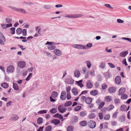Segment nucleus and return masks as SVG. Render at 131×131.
<instances>
[{"instance_id":"2","label":"nucleus","mask_w":131,"mask_h":131,"mask_svg":"<svg viewBox=\"0 0 131 131\" xmlns=\"http://www.w3.org/2000/svg\"><path fill=\"white\" fill-rule=\"evenodd\" d=\"M83 15L81 14H73L72 15H68L65 16V17L69 18H75L82 17Z\"/></svg>"},{"instance_id":"26","label":"nucleus","mask_w":131,"mask_h":131,"mask_svg":"<svg viewBox=\"0 0 131 131\" xmlns=\"http://www.w3.org/2000/svg\"><path fill=\"white\" fill-rule=\"evenodd\" d=\"M80 125L82 126H86L87 123L85 121H83L81 122L79 124Z\"/></svg>"},{"instance_id":"42","label":"nucleus","mask_w":131,"mask_h":131,"mask_svg":"<svg viewBox=\"0 0 131 131\" xmlns=\"http://www.w3.org/2000/svg\"><path fill=\"white\" fill-rule=\"evenodd\" d=\"M105 66V63L104 62H102L99 66V67L103 69Z\"/></svg>"},{"instance_id":"35","label":"nucleus","mask_w":131,"mask_h":131,"mask_svg":"<svg viewBox=\"0 0 131 131\" xmlns=\"http://www.w3.org/2000/svg\"><path fill=\"white\" fill-rule=\"evenodd\" d=\"M81 108V106H76L74 108V110L76 111H78Z\"/></svg>"},{"instance_id":"5","label":"nucleus","mask_w":131,"mask_h":131,"mask_svg":"<svg viewBox=\"0 0 131 131\" xmlns=\"http://www.w3.org/2000/svg\"><path fill=\"white\" fill-rule=\"evenodd\" d=\"M26 64L24 61H20L18 62L17 63V66L19 67L23 68L25 67Z\"/></svg>"},{"instance_id":"56","label":"nucleus","mask_w":131,"mask_h":131,"mask_svg":"<svg viewBox=\"0 0 131 131\" xmlns=\"http://www.w3.org/2000/svg\"><path fill=\"white\" fill-rule=\"evenodd\" d=\"M108 64L109 65V66L111 68H114L115 66L112 63H108Z\"/></svg>"},{"instance_id":"31","label":"nucleus","mask_w":131,"mask_h":131,"mask_svg":"<svg viewBox=\"0 0 131 131\" xmlns=\"http://www.w3.org/2000/svg\"><path fill=\"white\" fill-rule=\"evenodd\" d=\"M126 106L125 105H122L120 107L121 110L123 111H126Z\"/></svg>"},{"instance_id":"21","label":"nucleus","mask_w":131,"mask_h":131,"mask_svg":"<svg viewBox=\"0 0 131 131\" xmlns=\"http://www.w3.org/2000/svg\"><path fill=\"white\" fill-rule=\"evenodd\" d=\"M92 101V99L90 97H87L85 99V103L87 104H90L91 103Z\"/></svg>"},{"instance_id":"14","label":"nucleus","mask_w":131,"mask_h":131,"mask_svg":"<svg viewBox=\"0 0 131 131\" xmlns=\"http://www.w3.org/2000/svg\"><path fill=\"white\" fill-rule=\"evenodd\" d=\"M86 86L88 89L92 88L93 86V84L90 80L88 81L86 83Z\"/></svg>"},{"instance_id":"64","label":"nucleus","mask_w":131,"mask_h":131,"mask_svg":"<svg viewBox=\"0 0 131 131\" xmlns=\"http://www.w3.org/2000/svg\"><path fill=\"white\" fill-rule=\"evenodd\" d=\"M45 117L46 119H49L50 117V114H47L45 115Z\"/></svg>"},{"instance_id":"63","label":"nucleus","mask_w":131,"mask_h":131,"mask_svg":"<svg viewBox=\"0 0 131 131\" xmlns=\"http://www.w3.org/2000/svg\"><path fill=\"white\" fill-rule=\"evenodd\" d=\"M78 118L76 116H74L73 117V120L74 122H76L77 121Z\"/></svg>"},{"instance_id":"18","label":"nucleus","mask_w":131,"mask_h":131,"mask_svg":"<svg viewBox=\"0 0 131 131\" xmlns=\"http://www.w3.org/2000/svg\"><path fill=\"white\" fill-rule=\"evenodd\" d=\"M72 92L75 96L78 94V90L76 88H73L72 90Z\"/></svg>"},{"instance_id":"12","label":"nucleus","mask_w":131,"mask_h":131,"mask_svg":"<svg viewBox=\"0 0 131 131\" xmlns=\"http://www.w3.org/2000/svg\"><path fill=\"white\" fill-rule=\"evenodd\" d=\"M19 118L18 116L16 115H12L11 117L10 118V120L11 121H16Z\"/></svg>"},{"instance_id":"62","label":"nucleus","mask_w":131,"mask_h":131,"mask_svg":"<svg viewBox=\"0 0 131 131\" xmlns=\"http://www.w3.org/2000/svg\"><path fill=\"white\" fill-rule=\"evenodd\" d=\"M117 22L119 23H124L123 20H122L120 19H117Z\"/></svg>"},{"instance_id":"52","label":"nucleus","mask_w":131,"mask_h":131,"mask_svg":"<svg viewBox=\"0 0 131 131\" xmlns=\"http://www.w3.org/2000/svg\"><path fill=\"white\" fill-rule=\"evenodd\" d=\"M1 25L2 28L4 29H5L8 27V24H7L6 25L5 24H2Z\"/></svg>"},{"instance_id":"51","label":"nucleus","mask_w":131,"mask_h":131,"mask_svg":"<svg viewBox=\"0 0 131 131\" xmlns=\"http://www.w3.org/2000/svg\"><path fill=\"white\" fill-rule=\"evenodd\" d=\"M32 74H29V75L27 77L26 79L25 80L26 81H29L30 79V78L32 76Z\"/></svg>"},{"instance_id":"45","label":"nucleus","mask_w":131,"mask_h":131,"mask_svg":"<svg viewBox=\"0 0 131 131\" xmlns=\"http://www.w3.org/2000/svg\"><path fill=\"white\" fill-rule=\"evenodd\" d=\"M110 117V115L109 114H106L104 116V119L105 120H107Z\"/></svg>"},{"instance_id":"58","label":"nucleus","mask_w":131,"mask_h":131,"mask_svg":"<svg viewBox=\"0 0 131 131\" xmlns=\"http://www.w3.org/2000/svg\"><path fill=\"white\" fill-rule=\"evenodd\" d=\"M67 98L68 100H70L71 98V96L70 93H67Z\"/></svg>"},{"instance_id":"46","label":"nucleus","mask_w":131,"mask_h":131,"mask_svg":"<svg viewBox=\"0 0 131 131\" xmlns=\"http://www.w3.org/2000/svg\"><path fill=\"white\" fill-rule=\"evenodd\" d=\"M127 98V96L126 94H123L121 96V99L123 100L126 99Z\"/></svg>"},{"instance_id":"50","label":"nucleus","mask_w":131,"mask_h":131,"mask_svg":"<svg viewBox=\"0 0 131 131\" xmlns=\"http://www.w3.org/2000/svg\"><path fill=\"white\" fill-rule=\"evenodd\" d=\"M22 32L23 36H26L27 35V30L26 29H24L22 30Z\"/></svg>"},{"instance_id":"60","label":"nucleus","mask_w":131,"mask_h":131,"mask_svg":"<svg viewBox=\"0 0 131 131\" xmlns=\"http://www.w3.org/2000/svg\"><path fill=\"white\" fill-rule=\"evenodd\" d=\"M43 7L46 9H48L51 8V7L49 5H45L43 6Z\"/></svg>"},{"instance_id":"10","label":"nucleus","mask_w":131,"mask_h":131,"mask_svg":"<svg viewBox=\"0 0 131 131\" xmlns=\"http://www.w3.org/2000/svg\"><path fill=\"white\" fill-rule=\"evenodd\" d=\"M58 109L59 112L61 113H63L66 110V108L62 107L61 105L59 106L58 107Z\"/></svg>"},{"instance_id":"27","label":"nucleus","mask_w":131,"mask_h":131,"mask_svg":"<svg viewBox=\"0 0 131 131\" xmlns=\"http://www.w3.org/2000/svg\"><path fill=\"white\" fill-rule=\"evenodd\" d=\"M58 95V93L56 92L53 91L51 94L53 98H56L57 97Z\"/></svg>"},{"instance_id":"57","label":"nucleus","mask_w":131,"mask_h":131,"mask_svg":"<svg viewBox=\"0 0 131 131\" xmlns=\"http://www.w3.org/2000/svg\"><path fill=\"white\" fill-rule=\"evenodd\" d=\"M83 45L81 44H78L77 45V49H82Z\"/></svg>"},{"instance_id":"43","label":"nucleus","mask_w":131,"mask_h":131,"mask_svg":"<svg viewBox=\"0 0 131 131\" xmlns=\"http://www.w3.org/2000/svg\"><path fill=\"white\" fill-rule=\"evenodd\" d=\"M72 104V102L70 101H69L64 104V106L65 107H67L70 105Z\"/></svg>"},{"instance_id":"19","label":"nucleus","mask_w":131,"mask_h":131,"mask_svg":"<svg viewBox=\"0 0 131 131\" xmlns=\"http://www.w3.org/2000/svg\"><path fill=\"white\" fill-rule=\"evenodd\" d=\"M15 70L14 66L11 65L9 66V73H12Z\"/></svg>"},{"instance_id":"16","label":"nucleus","mask_w":131,"mask_h":131,"mask_svg":"<svg viewBox=\"0 0 131 131\" xmlns=\"http://www.w3.org/2000/svg\"><path fill=\"white\" fill-rule=\"evenodd\" d=\"M108 91L110 93H114L116 91V88L114 87H110L108 89Z\"/></svg>"},{"instance_id":"13","label":"nucleus","mask_w":131,"mask_h":131,"mask_svg":"<svg viewBox=\"0 0 131 131\" xmlns=\"http://www.w3.org/2000/svg\"><path fill=\"white\" fill-rule=\"evenodd\" d=\"M51 122L52 123L54 124L55 125H57L60 123V121L59 119H54L51 121Z\"/></svg>"},{"instance_id":"20","label":"nucleus","mask_w":131,"mask_h":131,"mask_svg":"<svg viewBox=\"0 0 131 131\" xmlns=\"http://www.w3.org/2000/svg\"><path fill=\"white\" fill-rule=\"evenodd\" d=\"M125 91L124 88H121L118 91V95H122L125 93Z\"/></svg>"},{"instance_id":"25","label":"nucleus","mask_w":131,"mask_h":131,"mask_svg":"<svg viewBox=\"0 0 131 131\" xmlns=\"http://www.w3.org/2000/svg\"><path fill=\"white\" fill-rule=\"evenodd\" d=\"M13 87L15 90H18L19 89L18 85L16 83H13Z\"/></svg>"},{"instance_id":"8","label":"nucleus","mask_w":131,"mask_h":131,"mask_svg":"<svg viewBox=\"0 0 131 131\" xmlns=\"http://www.w3.org/2000/svg\"><path fill=\"white\" fill-rule=\"evenodd\" d=\"M54 54L57 56H60L62 55V52L61 50L57 49H56L53 51Z\"/></svg>"},{"instance_id":"6","label":"nucleus","mask_w":131,"mask_h":131,"mask_svg":"<svg viewBox=\"0 0 131 131\" xmlns=\"http://www.w3.org/2000/svg\"><path fill=\"white\" fill-rule=\"evenodd\" d=\"M0 45H4V43L3 42L5 41V39L3 34L1 32H0Z\"/></svg>"},{"instance_id":"38","label":"nucleus","mask_w":131,"mask_h":131,"mask_svg":"<svg viewBox=\"0 0 131 131\" xmlns=\"http://www.w3.org/2000/svg\"><path fill=\"white\" fill-rule=\"evenodd\" d=\"M15 28L12 27L10 29V32L12 34H14L15 33Z\"/></svg>"},{"instance_id":"34","label":"nucleus","mask_w":131,"mask_h":131,"mask_svg":"<svg viewBox=\"0 0 131 131\" xmlns=\"http://www.w3.org/2000/svg\"><path fill=\"white\" fill-rule=\"evenodd\" d=\"M85 62L86 63L87 66L88 68H90L91 67L92 64L91 62L90 61H86Z\"/></svg>"},{"instance_id":"53","label":"nucleus","mask_w":131,"mask_h":131,"mask_svg":"<svg viewBox=\"0 0 131 131\" xmlns=\"http://www.w3.org/2000/svg\"><path fill=\"white\" fill-rule=\"evenodd\" d=\"M123 39L125 40H127L129 42H131V39L128 38L122 37V38Z\"/></svg>"},{"instance_id":"55","label":"nucleus","mask_w":131,"mask_h":131,"mask_svg":"<svg viewBox=\"0 0 131 131\" xmlns=\"http://www.w3.org/2000/svg\"><path fill=\"white\" fill-rule=\"evenodd\" d=\"M104 5L106 7L109 8L111 9H112L113 8V7H112L109 4H105Z\"/></svg>"},{"instance_id":"49","label":"nucleus","mask_w":131,"mask_h":131,"mask_svg":"<svg viewBox=\"0 0 131 131\" xmlns=\"http://www.w3.org/2000/svg\"><path fill=\"white\" fill-rule=\"evenodd\" d=\"M87 70L88 69L87 68L85 67H84L82 68V70L81 71V72L82 73H84L87 72Z\"/></svg>"},{"instance_id":"61","label":"nucleus","mask_w":131,"mask_h":131,"mask_svg":"<svg viewBox=\"0 0 131 131\" xmlns=\"http://www.w3.org/2000/svg\"><path fill=\"white\" fill-rule=\"evenodd\" d=\"M71 90L70 87L69 86L66 88V90L67 91V93H70V91Z\"/></svg>"},{"instance_id":"59","label":"nucleus","mask_w":131,"mask_h":131,"mask_svg":"<svg viewBox=\"0 0 131 131\" xmlns=\"http://www.w3.org/2000/svg\"><path fill=\"white\" fill-rule=\"evenodd\" d=\"M122 63L124 64L125 66H127L128 65L127 64V63L126 61V59H124L122 61Z\"/></svg>"},{"instance_id":"22","label":"nucleus","mask_w":131,"mask_h":131,"mask_svg":"<svg viewBox=\"0 0 131 131\" xmlns=\"http://www.w3.org/2000/svg\"><path fill=\"white\" fill-rule=\"evenodd\" d=\"M82 80H81L79 81H75L76 83L78 84V85L81 88H82L83 87V85L82 83Z\"/></svg>"},{"instance_id":"28","label":"nucleus","mask_w":131,"mask_h":131,"mask_svg":"<svg viewBox=\"0 0 131 131\" xmlns=\"http://www.w3.org/2000/svg\"><path fill=\"white\" fill-rule=\"evenodd\" d=\"M57 109L56 108H53L50 109V112L51 114H54L57 112Z\"/></svg>"},{"instance_id":"37","label":"nucleus","mask_w":131,"mask_h":131,"mask_svg":"<svg viewBox=\"0 0 131 131\" xmlns=\"http://www.w3.org/2000/svg\"><path fill=\"white\" fill-rule=\"evenodd\" d=\"M1 86L4 88H6L8 87V84L6 83H4L1 84Z\"/></svg>"},{"instance_id":"11","label":"nucleus","mask_w":131,"mask_h":131,"mask_svg":"<svg viewBox=\"0 0 131 131\" xmlns=\"http://www.w3.org/2000/svg\"><path fill=\"white\" fill-rule=\"evenodd\" d=\"M115 81L117 84H119L121 82V78L120 76H117L115 78Z\"/></svg>"},{"instance_id":"9","label":"nucleus","mask_w":131,"mask_h":131,"mask_svg":"<svg viewBox=\"0 0 131 131\" xmlns=\"http://www.w3.org/2000/svg\"><path fill=\"white\" fill-rule=\"evenodd\" d=\"M66 92L65 91H62L61 92L60 98L61 100H64L66 99Z\"/></svg>"},{"instance_id":"23","label":"nucleus","mask_w":131,"mask_h":131,"mask_svg":"<svg viewBox=\"0 0 131 131\" xmlns=\"http://www.w3.org/2000/svg\"><path fill=\"white\" fill-rule=\"evenodd\" d=\"M87 115V112L86 111H83L80 113V116L82 117H84Z\"/></svg>"},{"instance_id":"3","label":"nucleus","mask_w":131,"mask_h":131,"mask_svg":"<svg viewBox=\"0 0 131 131\" xmlns=\"http://www.w3.org/2000/svg\"><path fill=\"white\" fill-rule=\"evenodd\" d=\"M96 103L99 105L98 108L100 110L102 107L104 105L105 103L104 102H101V100L100 99H97L96 101Z\"/></svg>"},{"instance_id":"32","label":"nucleus","mask_w":131,"mask_h":131,"mask_svg":"<svg viewBox=\"0 0 131 131\" xmlns=\"http://www.w3.org/2000/svg\"><path fill=\"white\" fill-rule=\"evenodd\" d=\"M112 99V97L110 96H106L105 98V100L107 102L110 101Z\"/></svg>"},{"instance_id":"40","label":"nucleus","mask_w":131,"mask_h":131,"mask_svg":"<svg viewBox=\"0 0 131 131\" xmlns=\"http://www.w3.org/2000/svg\"><path fill=\"white\" fill-rule=\"evenodd\" d=\"M52 127L50 125L47 127L45 128V131H51L52 129Z\"/></svg>"},{"instance_id":"29","label":"nucleus","mask_w":131,"mask_h":131,"mask_svg":"<svg viewBox=\"0 0 131 131\" xmlns=\"http://www.w3.org/2000/svg\"><path fill=\"white\" fill-rule=\"evenodd\" d=\"M22 31V29L20 28H17L16 30V33L17 35L20 34Z\"/></svg>"},{"instance_id":"48","label":"nucleus","mask_w":131,"mask_h":131,"mask_svg":"<svg viewBox=\"0 0 131 131\" xmlns=\"http://www.w3.org/2000/svg\"><path fill=\"white\" fill-rule=\"evenodd\" d=\"M99 118L100 119H103V115L102 113H99Z\"/></svg>"},{"instance_id":"54","label":"nucleus","mask_w":131,"mask_h":131,"mask_svg":"<svg viewBox=\"0 0 131 131\" xmlns=\"http://www.w3.org/2000/svg\"><path fill=\"white\" fill-rule=\"evenodd\" d=\"M9 7L11 9H13L16 11L18 12V10L19 8H17L15 7Z\"/></svg>"},{"instance_id":"36","label":"nucleus","mask_w":131,"mask_h":131,"mask_svg":"<svg viewBox=\"0 0 131 131\" xmlns=\"http://www.w3.org/2000/svg\"><path fill=\"white\" fill-rule=\"evenodd\" d=\"M74 129L73 127L72 126H70L68 127L67 128V131H73Z\"/></svg>"},{"instance_id":"33","label":"nucleus","mask_w":131,"mask_h":131,"mask_svg":"<svg viewBox=\"0 0 131 131\" xmlns=\"http://www.w3.org/2000/svg\"><path fill=\"white\" fill-rule=\"evenodd\" d=\"M114 108V106L113 105H110L107 108V110L108 111H110L112 110Z\"/></svg>"},{"instance_id":"39","label":"nucleus","mask_w":131,"mask_h":131,"mask_svg":"<svg viewBox=\"0 0 131 131\" xmlns=\"http://www.w3.org/2000/svg\"><path fill=\"white\" fill-rule=\"evenodd\" d=\"M95 116V115L94 113H91L88 116L89 118L92 119L94 118Z\"/></svg>"},{"instance_id":"4","label":"nucleus","mask_w":131,"mask_h":131,"mask_svg":"<svg viewBox=\"0 0 131 131\" xmlns=\"http://www.w3.org/2000/svg\"><path fill=\"white\" fill-rule=\"evenodd\" d=\"M88 125L89 127L91 128H94L96 126V123L92 120L89 121L88 123Z\"/></svg>"},{"instance_id":"41","label":"nucleus","mask_w":131,"mask_h":131,"mask_svg":"<svg viewBox=\"0 0 131 131\" xmlns=\"http://www.w3.org/2000/svg\"><path fill=\"white\" fill-rule=\"evenodd\" d=\"M47 110H40L38 112V113L40 114H45L47 113Z\"/></svg>"},{"instance_id":"30","label":"nucleus","mask_w":131,"mask_h":131,"mask_svg":"<svg viewBox=\"0 0 131 131\" xmlns=\"http://www.w3.org/2000/svg\"><path fill=\"white\" fill-rule=\"evenodd\" d=\"M43 122V119L41 117H39L37 119V123L38 124H41Z\"/></svg>"},{"instance_id":"17","label":"nucleus","mask_w":131,"mask_h":131,"mask_svg":"<svg viewBox=\"0 0 131 131\" xmlns=\"http://www.w3.org/2000/svg\"><path fill=\"white\" fill-rule=\"evenodd\" d=\"M128 53L127 51H123L119 53L120 56L122 57H125Z\"/></svg>"},{"instance_id":"15","label":"nucleus","mask_w":131,"mask_h":131,"mask_svg":"<svg viewBox=\"0 0 131 131\" xmlns=\"http://www.w3.org/2000/svg\"><path fill=\"white\" fill-rule=\"evenodd\" d=\"M53 117L55 118H57L60 119H62L63 118V116L59 113H57L55 114L53 116Z\"/></svg>"},{"instance_id":"24","label":"nucleus","mask_w":131,"mask_h":131,"mask_svg":"<svg viewBox=\"0 0 131 131\" xmlns=\"http://www.w3.org/2000/svg\"><path fill=\"white\" fill-rule=\"evenodd\" d=\"M98 91L96 90H94L90 91V94L92 95L95 96L97 95L98 94Z\"/></svg>"},{"instance_id":"47","label":"nucleus","mask_w":131,"mask_h":131,"mask_svg":"<svg viewBox=\"0 0 131 131\" xmlns=\"http://www.w3.org/2000/svg\"><path fill=\"white\" fill-rule=\"evenodd\" d=\"M18 12H21L23 14H25L26 13V12L24 10L21 8H19Z\"/></svg>"},{"instance_id":"7","label":"nucleus","mask_w":131,"mask_h":131,"mask_svg":"<svg viewBox=\"0 0 131 131\" xmlns=\"http://www.w3.org/2000/svg\"><path fill=\"white\" fill-rule=\"evenodd\" d=\"M65 82L67 84H73L74 83V80L72 78L65 79Z\"/></svg>"},{"instance_id":"44","label":"nucleus","mask_w":131,"mask_h":131,"mask_svg":"<svg viewBox=\"0 0 131 131\" xmlns=\"http://www.w3.org/2000/svg\"><path fill=\"white\" fill-rule=\"evenodd\" d=\"M114 102L115 104H118L120 102V101L119 99H115L114 100Z\"/></svg>"},{"instance_id":"1","label":"nucleus","mask_w":131,"mask_h":131,"mask_svg":"<svg viewBox=\"0 0 131 131\" xmlns=\"http://www.w3.org/2000/svg\"><path fill=\"white\" fill-rule=\"evenodd\" d=\"M56 43L53 42L47 41L45 45H49L48 46V48L49 50H51L56 48Z\"/></svg>"}]
</instances>
